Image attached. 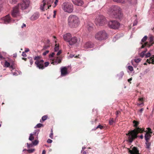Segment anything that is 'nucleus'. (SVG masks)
I'll use <instances>...</instances> for the list:
<instances>
[{"label": "nucleus", "instance_id": "f257e3e1", "mask_svg": "<svg viewBox=\"0 0 154 154\" xmlns=\"http://www.w3.org/2000/svg\"><path fill=\"white\" fill-rule=\"evenodd\" d=\"M144 128H137L132 130L129 131L128 133L126 134L128 138V141L131 143L137 137V134L139 133H142L145 131Z\"/></svg>", "mask_w": 154, "mask_h": 154}, {"label": "nucleus", "instance_id": "f03ea898", "mask_svg": "<svg viewBox=\"0 0 154 154\" xmlns=\"http://www.w3.org/2000/svg\"><path fill=\"white\" fill-rule=\"evenodd\" d=\"M108 14L112 17L120 19L122 16L121 9L117 6H112L108 11Z\"/></svg>", "mask_w": 154, "mask_h": 154}, {"label": "nucleus", "instance_id": "7ed1b4c3", "mask_svg": "<svg viewBox=\"0 0 154 154\" xmlns=\"http://www.w3.org/2000/svg\"><path fill=\"white\" fill-rule=\"evenodd\" d=\"M68 24L71 27H76L80 23L79 18L75 15H70L68 18Z\"/></svg>", "mask_w": 154, "mask_h": 154}, {"label": "nucleus", "instance_id": "20e7f679", "mask_svg": "<svg viewBox=\"0 0 154 154\" xmlns=\"http://www.w3.org/2000/svg\"><path fill=\"white\" fill-rule=\"evenodd\" d=\"M95 37L96 39L99 41H102L107 38V34L105 31H101L96 33Z\"/></svg>", "mask_w": 154, "mask_h": 154}, {"label": "nucleus", "instance_id": "39448f33", "mask_svg": "<svg viewBox=\"0 0 154 154\" xmlns=\"http://www.w3.org/2000/svg\"><path fill=\"white\" fill-rule=\"evenodd\" d=\"M41 58L40 56H33L34 60H36L35 63L37 67L39 69H44V60H39Z\"/></svg>", "mask_w": 154, "mask_h": 154}, {"label": "nucleus", "instance_id": "423d86ee", "mask_svg": "<svg viewBox=\"0 0 154 154\" xmlns=\"http://www.w3.org/2000/svg\"><path fill=\"white\" fill-rule=\"evenodd\" d=\"M95 22L97 25L102 26L106 23V20L104 16L101 15L96 18Z\"/></svg>", "mask_w": 154, "mask_h": 154}, {"label": "nucleus", "instance_id": "0eeeda50", "mask_svg": "<svg viewBox=\"0 0 154 154\" xmlns=\"http://www.w3.org/2000/svg\"><path fill=\"white\" fill-rule=\"evenodd\" d=\"M63 10L66 12L71 13L73 10L72 5L66 2H64L62 5Z\"/></svg>", "mask_w": 154, "mask_h": 154}, {"label": "nucleus", "instance_id": "6e6552de", "mask_svg": "<svg viewBox=\"0 0 154 154\" xmlns=\"http://www.w3.org/2000/svg\"><path fill=\"white\" fill-rule=\"evenodd\" d=\"M109 27L113 29H118L120 26V24L116 20H111L108 22Z\"/></svg>", "mask_w": 154, "mask_h": 154}, {"label": "nucleus", "instance_id": "1a4fd4ad", "mask_svg": "<svg viewBox=\"0 0 154 154\" xmlns=\"http://www.w3.org/2000/svg\"><path fill=\"white\" fill-rule=\"evenodd\" d=\"M30 2L29 0H22L17 6L22 10L27 9L29 6Z\"/></svg>", "mask_w": 154, "mask_h": 154}, {"label": "nucleus", "instance_id": "9d476101", "mask_svg": "<svg viewBox=\"0 0 154 154\" xmlns=\"http://www.w3.org/2000/svg\"><path fill=\"white\" fill-rule=\"evenodd\" d=\"M19 7L17 6L14 7L11 13V15L13 17H17L20 15V12L19 11Z\"/></svg>", "mask_w": 154, "mask_h": 154}, {"label": "nucleus", "instance_id": "9b49d317", "mask_svg": "<svg viewBox=\"0 0 154 154\" xmlns=\"http://www.w3.org/2000/svg\"><path fill=\"white\" fill-rule=\"evenodd\" d=\"M49 7L47 3L46 4V0H43L40 5V8L42 11H45L47 9L49 8Z\"/></svg>", "mask_w": 154, "mask_h": 154}, {"label": "nucleus", "instance_id": "f8f14e48", "mask_svg": "<svg viewBox=\"0 0 154 154\" xmlns=\"http://www.w3.org/2000/svg\"><path fill=\"white\" fill-rule=\"evenodd\" d=\"M3 23L5 24L10 23L11 21V18L9 15H7L2 18Z\"/></svg>", "mask_w": 154, "mask_h": 154}, {"label": "nucleus", "instance_id": "ddd939ff", "mask_svg": "<svg viewBox=\"0 0 154 154\" xmlns=\"http://www.w3.org/2000/svg\"><path fill=\"white\" fill-rule=\"evenodd\" d=\"M128 149L129 150V152L131 154H140L139 153V150L137 147L134 146L133 147L132 150H131L128 148Z\"/></svg>", "mask_w": 154, "mask_h": 154}, {"label": "nucleus", "instance_id": "4468645a", "mask_svg": "<svg viewBox=\"0 0 154 154\" xmlns=\"http://www.w3.org/2000/svg\"><path fill=\"white\" fill-rule=\"evenodd\" d=\"M61 60L59 57H55L53 60V61L51 62V63L54 65H57L61 62Z\"/></svg>", "mask_w": 154, "mask_h": 154}, {"label": "nucleus", "instance_id": "2eb2a0df", "mask_svg": "<svg viewBox=\"0 0 154 154\" xmlns=\"http://www.w3.org/2000/svg\"><path fill=\"white\" fill-rule=\"evenodd\" d=\"M61 75L62 76H65L68 74L67 68L66 67L61 68Z\"/></svg>", "mask_w": 154, "mask_h": 154}, {"label": "nucleus", "instance_id": "dca6fc26", "mask_svg": "<svg viewBox=\"0 0 154 154\" xmlns=\"http://www.w3.org/2000/svg\"><path fill=\"white\" fill-rule=\"evenodd\" d=\"M39 17V14L38 12L34 13L30 17V19L31 20H35L37 19Z\"/></svg>", "mask_w": 154, "mask_h": 154}, {"label": "nucleus", "instance_id": "f3484780", "mask_svg": "<svg viewBox=\"0 0 154 154\" xmlns=\"http://www.w3.org/2000/svg\"><path fill=\"white\" fill-rule=\"evenodd\" d=\"M77 39L75 37H74L71 38L69 41L68 42L70 45H72L75 44L77 41Z\"/></svg>", "mask_w": 154, "mask_h": 154}, {"label": "nucleus", "instance_id": "a211bd4d", "mask_svg": "<svg viewBox=\"0 0 154 154\" xmlns=\"http://www.w3.org/2000/svg\"><path fill=\"white\" fill-rule=\"evenodd\" d=\"M73 3L75 5L81 6L83 4L82 0H72Z\"/></svg>", "mask_w": 154, "mask_h": 154}, {"label": "nucleus", "instance_id": "6ab92c4d", "mask_svg": "<svg viewBox=\"0 0 154 154\" xmlns=\"http://www.w3.org/2000/svg\"><path fill=\"white\" fill-rule=\"evenodd\" d=\"M71 37V34L69 33H67L64 35L63 36V38L64 40L68 42L70 39Z\"/></svg>", "mask_w": 154, "mask_h": 154}, {"label": "nucleus", "instance_id": "aec40b11", "mask_svg": "<svg viewBox=\"0 0 154 154\" xmlns=\"http://www.w3.org/2000/svg\"><path fill=\"white\" fill-rule=\"evenodd\" d=\"M93 44L91 42H87L84 45V47L85 48H92L93 47Z\"/></svg>", "mask_w": 154, "mask_h": 154}, {"label": "nucleus", "instance_id": "412c9836", "mask_svg": "<svg viewBox=\"0 0 154 154\" xmlns=\"http://www.w3.org/2000/svg\"><path fill=\"white\" fill-rule=\"evenodd\" d=\"M144 99L143 97H140L138 98V101L137 102V105L140 106H142L144 105Z\"/></svg>", "mask_w": 154, "mask_h": 154}, {"label": "nucleus", "instance_id": "4be33fe9", "mask_svg": "<svg viewBox=\"0 0 154 154\" xmlns=\"http://www.w3.org/2000/svg\"><path fill=\"white\" fill-rule=\"evenodd\" d=\"M151 137V134H149L148 132H146L144 136L146 141H149Z\"/></svg>", "mask_w": 154, "mask_h": 154}, {"label": "nucleus", "instance_id": "5701e85b", "mask_svg": "<svg viewBox=\"0 0 154 154\" xmlns=\"http://www.w3.org/2000/svg\"><path fill=\"white\" fill-rule=\"evenodd\" d=\"M93 25L92 23H91L88 25L87 28L89 31H92L93 29Z\"/></svg>", "mask_w": 154, "mask_h": 154}, {"label": "nucleus", "instance_id": "b1692460", "mask_svg": "<svg viewBox=\"0 0 154 154\" xmlns=\"http://www.w3.org/2000/svg\"><path fill=\"white\" fill-rule=\"evenodd\" d=\"M146 144V149H150V146L151 145V143L149 142V141H146L145 143Z\"/></svg>", "mask_w": 154, "mask_h": 154}, {"label": "nucleus", "instance_id": "393cba45", "mask_svg": "<svg viewBox=\"0 0 154 154\" xmlns=\"http://www.w3.org/2000/svg\"><path fill=\"white\" fill-rule=\"evenodd\" d=\"M133 123L134 124V126L135 128H138L137 126L139 124V122H138L134 120L133 121Z\"/></svg>", "mask_w": 154, "mask_h": 154}, {"label": "nucleus", "instance_id": "a878e982", "mask_svg": "<svg viewBox=\"0 0 154 154\" xmlns=\"http://www.w3.org/2000/svg\"><path fill=\"white\" fill-rule=\"evenodd\" d=\"M127 1V0H113V1L115 2L122 3H125Z\"/></svg>", "mask_w": 154, "mask_h": 154}, {"label": "nucleus", "instance_id": "bb28decb", "mask_svg": "<svg viewBox=\"0 0 154 154\" xmlns=\"http://www.w3.org/2000/svg\"><path fill=\"white\" fill-rule=\"evenodd\" d=\"M154 44V42L151 44L148 43V42H147L145 43L144 45L145 46H148V47L149 48L151 46H152Z\"/></svg>", "mask_w": 154, "mask_h": 154}, {"label": "nucleus", "instance_id": "cd10ccee", "mask_svg": "<svg viewBox=\"0 0 154 154\" xmlns=\"http://www.w3.org/2000/svg\"><path fill=\"white\" fill-rule=\"evenodd\" d=\"M47 118L48 116L47 115L43 116L42 118V120H40V122H42V121L43 122L44 121L47 119Z\"/></svg>", "mask_w": 154, "mask_h": 154}, {"label": "nucleus", "instance_id": "c85d7f7f", "mask_svg": "<svg viewBox=\"0 0 154 154\" xmlns=\"http://www.w3.org/2000/svg\"><path fill=\"white\" fill-rule=\"evenodd\" d=\"M54 0H49L47 2V4L50 7L51 6V5L53 3Z\"/></svg>", "mask_w": 154, "mask_h": 154}, {"label": "nucleus", "instance_id": "c756f323", "mask_svg": "<svg viewBox=\"0 0 154 154\" xmlns=\"http://www.w3.org/2000/svg\"><path fill=\"white\" fill-rule=\"evenodd\" d=\"M154 37L152 36H150L149 38V44H151L154 41H153Z\"/></svg>", "mask_w": 154, "mask_h": 154}, {"label": "nucleus", "instance_id": "7c9ffc66", "mask_svg": "<svg viewBox=\"0 0 154 154\" xmlns=\"http://www.w3.org/2000/svg\"><path fill=\"white\" fill-rule=\"evenodd\" d=\"M34 137L33 136V134H30L29 138V140L32 141L34 140Z\"/></svg>", "mask_w": 154, "mask_h": 154}, {"label": "nucleus", "instance_id": "2f4dec72", "mask_svg": "<svg viewBox=\"0 0 154 154\" xmlns=\"http://www.w3.org/2000/svg\"><path fill=\"white\" fill-rule=\"evenodd\" d=\"M147 129L148 131H143V132H148L149 134H152V132L151 131V129L150 128H147Z\"/></svg>", "mask_w": 154, "mask_h": 154}, {"label": "nucleus", "instance_id": "473e14b6", "mask_svg": "<svg viewBox=\"0 0 154 154\" xmlns=\"http://www.w3.org/2000/svg\"><path fill=\"white\" fill-rule=\"evenodd\" d=\"M10 64L7 61H5V66L6 67H8L10 66Z\"/></svg>", "mask_w": 154, "mask_h": 154}, {"label": "nucleus", "instance_id": "72a5a7b5", "mask_svg": "<svg viewBox=\"0 0 154 154\" xmlns=\"http://www.w3.org/2000/svg\"><path fill=\"white\" fill-rule=\"evenodd\" d=\"M59 50V45H57V44L55 45V47L54 48L55 51H57Z\"/></svg>", "mask_w": 154, "mask_h": 154}, {"label": "nucleus", "instance_id": "f704fd0d", "mask_svg": "<svg viewBox=\"0 0 154 154\" xmlns=\"http://www.w3.org/2000/svg\"><path fill=\"white\" fill-rule=\"evenodd\" d=\"M38 143V141L37 140H35L34 141L32 142L33 144L34 145H36Z\"/></svg>", "mask_w": 154, "mask_h": 154}, {"label": "nucleus", "instance_id": "c9c22d12", "mask_svg": "<svg viewBox=\"0 0 154 154\" xmlns=\"http://www.w3.org/2000/svg\"><path fill=\"white\" fill-rule=\"evenodd\" d=\"M44 125L43 124L41 123H38L37 125L36 126V128H40L41 127H43Z\"/></svg>", "mask_w": 154, "mask_h": 154}, {"label": "nucleus", "instance_id": "e433bc0d", "mask_svg": "<svg viewBox=\"0 0 154 154\" xmlns=\"http://www.w3.org/2000/svg\"><path fill=\"white\" fill-rule=\"evenodd\" d=\"M114 122L113 119V118L110 119L109 121V124L110 125H112L113 124Z\"/></svg>", "mask_w": 154, "mask_h": 154}, {"label": "nucleus", "instance_id": "4c0bfd02", "mask_svg": "<svg viewBox=\"0 0 154 154\" xmlns=\"http://www.w3.org/2000/svg\"><path fill=\"white\" fill-rule=\"evenodd\" d=\"M145 55V52L142 51L140 54V56L141 57H143Z\"/></svg>", "mask_w": 154, "mask_h": 154}, {"label": "nucleus", "instance_id": "58836bf2", "mask_svg": "<svg viewBox=\"0 0 154 154\" xmlns=\"http://www.w3.org/2000/svg\"><path fill=\"white\" fill-rule=\"evenodd\" d=\"M147 38V37L146 36H145L141 40V41L142 42H144L146 41Z\"/></svg>", "mask_w": 154, "mask_h": 154}, {"label": "nucleus", "instance_id": "ea45409f", "mask_svg": "<svg viewBox=\"0 0 154 154\" xmlns=\"http://www.w3.org/2000/svg\"><path fill=\"white\" fill-rule=\"evenodd\" d=\"M141 60V59L140 58H136L134 60V61L136 63L140 62Z\"/></svg>", "mask_w": 154, "mask_h": 154}, {"label": "nucleus", "instance_id": "a19ab883", "mask_svg": "<svg viewBox=\"0 0 154 154\" xmlns=\"http://www.w3.org/2000/svg\"><path fill=\"white\" fill-rule=\"evenodd\" d=\"M34 151L35 149H32L27 150L28 152L29 153H32L34 152Z\"/></svg>", "mask_w": 154, "mask_h": 154}, {"label": "nucleus", "instance_id": "79ce46f5", "mask_svg": "<svg viewBox=\"0 0 154 154\" xmlns=\"http://www.w3.org/2000/svg\"><path fill=\"white\" fill-rule=\"evenodd\" d=\"M151 54L150 52H148L146 54H145L146 58L149 57L151 56Z\"/></svg>", "mask_w": 154, "mask_h": 154}, {"label": "nucleus", "instance_id": "37998d69", "mask_svg": "<svg viewBox=\"0 0 154 154\" xmlns=\"http://www.w3.org/2000/svg\"><path fill=\"white\" fill-rule=\"evenodd\" d=\"M28 58L29 60V62L31 65H32L33 64V62L32 58L31 57H28Z\"/></svg>", "mask_w": 154, "mask_h": 154}, {"label": "nucleus", "instance_id": "c03bdc74", "mask_svg": "<svg viewBox=\"0 0 154 154\" xmlns=\"http://www.w3.org/2000/svg\"><path fill=\"white\" fill-rule=\"evenodd\" d=\"M128 68L131 72L132 71L134 70L133 67L131 66H128Z\"/></svg>", "mask_w": 154, "mask_h": 154}, {"label": "nucleus", "instance_id": "a18cd8bd", "mask_svg": "<svg viewBox=\"0 0 154 154\" xmlns=\"http://www.w3.org/2000/svg\"><path fill=\"white\" fill-rule=\"evenodd\" d=\"M49 62H46L44 63V67H46L48 66L49 64Z\"/></svg>", "mask_w": 154, "mask_h": 154}, {"label": "nucleus", "instance_id": "49530a36", "mask_svg": "<svg viewBox=\"0 0 154 154\" xmlns=\"http://www.w3.org/2000/svg\"><path fill=\"white\" fill-rule=\"evenodd\" d=\"M49 137L51 139H53V133L52 130H51V133L50 134Z\"/></svg>", "mask_w": 154, "mask_h": 154}, {"label": "nucleus", "instance_id": "de8ad7c7", "mask_svg": "<svg viewBox=\"0 0 154 154\" xmlns=\"http://www.w3.org/2000/svg\"><path fill=\"white\" fill-rule=\"evenodd\" d=\"M59 0H55L54 2V7H55L57 4V3L58 2Z\"/></svg>", "mask_w": 154, "mask_h": 154}, {"label": "nucleus", "instance_id": "09e8293b", "mask_svg": "<svg viewBox=\"0 0 154 154\" xmlns=\"http://www.w3.org/2000/svg\"><path fill=\"white\" fill-rule=\"evenodd\" d=\"M137 21L136 19L134 21L133 23V26H135L137 25Z\"/></svg>", "mask_w": 154, "mask_h": 154}, {"label": "nucleus", "instance_id": "8fccbe9b", "mask_svg": "<svg viewBox=\"0 0 154 154\" xmlns=\"http://www.w3.org/2000/svg\"><path fill=\"white\" fill-rule=\"evenodd\" d=\"M103 126L101 125H98L97 127L96 128H100L101 129H102L103 128Z\"/></svg>", "mask_w": 154, "mask_h": 154}, {"label": "nucleus", "instance_id": "3c124183", "mask_svg": "<svg viewBox=\"0 0 154 154\" xmlns=\"http://www.w3.org/2000/svg\"><path fill=\"white\" fill-rule=\"evenodd\" d=\"M50 46L49 45H46L44 46L43 47V49H47Z\"/></svg>", "mask_w": 154, "mask_h": 154}, {"label": "nucleus", "instance_id": "603ef678", "mask_svg": "<svg viewBox=\"0 0 154 154\" xmlns=\"http://www.w3.org/2000/svg\"><path fill=\"white\" fill-rule=\"evenodd\" d=\"M49 52V51H48V50H47L45 52H44L43 54L44 55H46L47 54H48Z\"/></svg>", "mask_w": 154, "mask_h": 154}, {"label": "nucleus", "instance_id": "864d4df0", "mask_svg": "<svg viewBox=\"0 0 154 154\" xmlns=\"http://www.w3.org/2000/svg\"><path fill=\"white\" fill-rule=\"evenodd\" d=\"M56 13H57V11L56 10H54V11L53 17L54 18H55V17H56Z\"/></svg>", "mask_w": 154, "mask_h": 154}, {"label": "nucleus", "instance_id": "5fc2aeb1", "mask_svg": "<svg viewBox=\"0 0 154 154\" xmlns=\"http://www.w3.org/2000/svg\"><path fill=\"white\" fill-rule=\"evenodd\" d=\"M52 142V140L50 139H48L47 140V142L48 143H51Z\"/></svg>", "mask_w": 154, "mask_h": 154}, {"label": "nucleus", "instance_id": "6e6d98bb", "mask_svg": "<svg viewBox=\"0 0 154 154\" xmlns=\"http://www.w3.org/2000/svg\"><path fill=\"white\" fill-rule=\"evenodd\" d=\"M55 54L54 53H52L51 54H50L49 55V57L50 58L51 57H52L54 56V55Z\"/></svg>", "mask_w": 154, "mask_h": 154}, {"label": "nucleus", "instance_id": "4d7b16f0", "mask_svg": "<svg viewBox=\"0 0 154 154\" xmlns=\"http://www.w3.org/2000/svg\"><path fill=\"white\" fill-rule=\"evenodd\" d=\"M22 55L24 57H26V54L25 52H23L22 54Z\"/></svg>", "mask_w": 154, "mask_h": 154}, {"label": "nucleus", "instance_id": "13d9d810", "mask_svg": "<svg viewBox=\"0 0 154 154\" xmlns=\"http://www.w3.org/2000/svg\"><path fill=\"white\" fill-rule=\"evenodd\" d=\"M61 51L59 50V51H58V52L57 53V55L58 56V55H60L61 54Z\"/></svg>", "mask_w": 154, "mask_h": 154}, {"label": "nucleus", "instance_id": "bf43d9fd", "mask_svg": "<svg viewBox=\"0 0 154 154\" xmlns=\"http://www.w3.org/2000/svg\"><path fill=\"white\" fill-rule=\"evenodd\" d=\"M151 59H150V58L149 59H147L146 61V62H147L149 64L151 63V62L150 61V60Z\"/></svg>", "mask_w": 154, "mask_h": 154}, {"label": "nucleus", "instance_id": "052dcab7", "mask_svg": "<svg viewBox=\"0 0 154 154\" xmlns=\"http://www.w3.org/2000/svg\"><path fill=\"white\" fill-rule=\"evenodd\" d=\"M18 1V0H12V2L13 4H14Z\"/></svg>", "mask_w": 154, "mask_h": 154}, {"label": "nucleus", "instance_id": "680f3d73", "mask_svg": "<svg viewBox=\"0 0 154 154\" xmlns=\"http://www.w3.org/2000/svg\"><path fill=\"white\" fill-rule=\"evenodd\" d=\"M120 113V112L119 111H116V115L117 116V117L118 116V115L119 113Z\"/></svg>", "mask_w": 154, "mask_h": 154}, {"label": "nucleus", "instance_id": "e2e57ef3", "mask_svg": "<svg viewBox=\"0 0 154 154\" xmlns=\"http://www.w3.org/2000/svg\"><path fill=\"white\" fill-rule=\"evenodd\" d=\"M143 110L144 109L143 108H141L139 110V112H140V113H141Z\"/></svg>", "mask_w": 154, "mask_h": 154}, {"label": "nucleus", "instance_id": "0e129e2a", "mask_svg": "<svg viewBox=\"0 0 154 154\" xmlns=\"http://www.w3.org/2000/svg\"><path fill=\"white\" fill-rule=\"evenodd\" d=\"M132 80V78H130L129 79H128V82L130 83H131V82H130Z\"/></svg>", "mask_w": 154, "mask_h": 154}, {"label": "nucleus", "instance_id": "69168bd1", "mask_svg": "<svg viewBox=\"0 0 154 154\" xmlns=\"http://www.w3.org/2000/svg\"><path fill=\"white\" fill-rule=\"evenodd\" d=\"M151 60V61H152V62H151V63H152V64H154V59H152Z\"/></svg>", "mask_w": 154, "mask_h": 154}, {"label": "nucleus", "instance_id": "338daca9", "mask_svg": "<svg viewBox=\"0 0 154 154\" xmlns=\"http://www.w3.org/2000/svg\"><path fill=\"white\" fill-rule=\"evenodd\" d=\"M13 75H18V74L16 72H14L13 73Z\"/></svg>", "mask_w": 154, "mask_h": 154}, {"label": "nucleus", "instance_id": "774afa93", "mask_svg": "<svg viewBox=\"0 0 154 154\" xmlns=\"http://www.w3.org/2000/svg\"><path fill=\"white\" fill-rule=\"evenodd\" d=\"M46 151L45 150H44L42 151V154H45Z\"/></svg>", "mask_w": 154, "mask_h": 154}]
</instances>
